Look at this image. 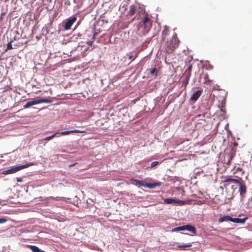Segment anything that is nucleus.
Listing matches in <instances>:
<instances>
[{
	"instance_id": "nucleus-1",
	"label": "nucleus",
	"mask_w": 252,
	"mask_h": 252,
	"mask_svg": "<svg viewBox=\"0 0 252 252\" xmlns=\"http://www.w3.org/2000/svg\"><path fill=\"white\" fill-rule=\"evenodd\" d=\"M179 42L177 34L175 33L171 38L166 41L163 47L164 51L167 54L172 53L179 46Z\"/></svg>"
},
{
	"instance_id": "nucleus-2",
	"label": "nucleus",
	"mask_w": 252,
	"mask_h": 252,
	"mask_svg": "<svg viewBox=\"0 0 252 252\" xmlns=\"http://www.w3.org/2000/svg\"><path fill=\"white\" fill-rule=\"evenodd\" d=\"M152 24V22L151 21L150 18L147 15H145L143 19H142V25H141L139 28V30L141 28L143 29V30L142 32L143 35H145L149 32L151 28Z\"/></svg>"
},
{
	"instance_id": "nucleus-3",
	"label": "nucleus",
	"mask_w": 252,
	"mask_h": 252,
	"mask_svg": "<svg viewBox=\"0 0 252 252\" xmlns=\"http://www.w3.org/2000/svg\"><path fill=\"white\" fill-rule=\"evenodd\" d=\"M33 165L32 163H30L25 165H22L18 166L11 167L10 169L4 170L2 171V174L3 175H8L15 173L22 169L27 168L30 166Z\"/></svg>"
},
{
	"instance_id": "nucleus-4",
	"label": "nucleus",
	"mask_w": 252,
	"mask_h": 252,
	"mask_svg": "<svg viewBox=\"0 0 252 252\" xmlns=\"http://www.w3.org/2000/svg\"><path fill=\"white\" fill-rule=\"evenodd\" d=\"M134 182L136 185L139 186H142L144 187H146L149 189H154L157 186H160L161 185V182H157L154 183H146L145 181L143 180H138L136 179H134L133 180Z\"/></svg>"
},
{
	"instance_id": "nucleus-5",
	"label": "nucleus",
	"mask_w": 252,
	"mask_h": 252,
	"mask_svg": "<svg viewBox=\"0 0 252 252\" xmlns=\"http://www.w3.org/2000/svg\"><path fill=\"white\" fill-rule=\"evenodd\" d=\"M97 34V32L93 31H86L84 34L86 42L89 45L91 46L92 43L95 40V35Z\"/></svg>"
},
{
	"instance_id": "nucleus-6",
	"label": "nucleus",
	"mask_w": 252,
	"mask_h": 252,
	"mask_svg": "<svg viewBox=\"0 0 252 252\" xmlns=\"http://www.w3.org/2000/svg\"><path fill=\"white\" fill-rule=\"evenodd\" d=\"M52 100L48 98H42L39 100H34L32 101H28L25 105H24L23 107L24 109H26L32 106L33 105H36L42 103H51Z\"/></svg>"
},
{
	"instance_id": "nucleus-7",
	"label": "nucleus",
	"mask_w": 252,
	"mask_h": 252,
	"mask_svg": "<svg viewBox=\"0 0 252 252\" xmlns=\"http://www.w3.org/2000/svg\"><path fill=\"white\" fill-rule=\"evenodd\" d=\"M188 230L189 232H192L193 234H195L196 232V230L195 228L191 225L188 224L183 226H178L175 228H174L172 229V232H176L178 231H185Z\"/></svg>"
},
{
	"instance_id": "nucleus-8",
	"label": "nucleus",
	"mask_w": 252,
	"mask_h": 252,
	"mask_svg": "<svg viewBox=\"0 0 252 252\" xmlns=\"http://www.w3.org/2000/svg\"><path fill=\"white\" fill-rule=\"evenodd\" d=\"M239 185V192L240 193V195L243 197H244L245 194L247 192V187L245 185V182L244 180H242V178H240V180H239V182L237 183Z\"/></svg>"
},
{
	"instance_id": "nucleus-9",
	"label": "nucleus",
	"mask_w": 252,
	"mask_h": 252,
	"mask_svg": "<svg viewBox=\"0 0 252 252\" xmlns=\"http://www.w3.org/2000/svg\"><path fill=\"white\" fill-rule=\"evenodd\" d=\"M164 203L167 204H177L179 205H183L186 204V202L179 199H175L173 198H166L163 200Z\"/></svg>"
},
{
	"instance_id": "nucleus-10",
	"label": "nucleus",
	"mask_w": 252,
	"mask_h": 252,
	"mask_svg": "<svg viewBox=\"0 0 252 252\" xmlns=\"http://www.w3.org/2000/svg\"><path fill=\"white\" fill-rule=\"evenodd\" d=\"M77 18L76 17L73 16L69 19L65 23L64 26V29L65 30H68L70 29L71 26L73 23L76 21Z\"/></svg>"
},
{
	"instance_id": "nucleus-11",
	"label": "nucleus",
	"mask_w": 252,
	"mask_h": 252,
	"mask_svg": "<svg viewBox=\"0 0 252 252\" xmlns=\"http://www.w3.org/2000/svg\"><path fill=\"white\" fill-rule=\"evenodd\" d=\"M86 131L84 130H78V129H74V130H68V131H62L61 132H59V134H58L57 136L60 135H68L70 133H86Z\"/></svg>"
},
{
	"instance_id": "nucleus-12",
	"label": "nucleus",
	"mask_w": 252,
	"mask_h": 252,
	"mask_svg": "<svg viewBox=\"0 0 252 252\" xmlns=\"http://www.w3.org/2000/svg\"><path fill=\"white\" fill-rule=\"evenodd\" d=\"M202 92V90L196 91L191 95V96L190 97V100L191 101H196L198 99V98L199 97V96H200Z\"/></svg>"
},
{
	"instance_id": "nucleus-13",
	"label": "nucleus",
	"mask_w": 252,
	"mask_h": 252,
	"mask_svg": "<svg viewBox=\"0 0 252 252\" xmlns=\"http://www.w3.org/2000/svg\"><path fill=\"white\" fill-rule=\"evenodd\" d=\"M169 32L170 31L168 27L166 26H164L161 33V39L162 41L165 39L166 36L169 34Z\"/></svg>"
},
{
	"instance_id": "nucleus-14",
	"label": "nucleus",
	"mask_w": 252,
	"mask_h": 252,
	"mask_svg": "<svg viewBox=\"0 0 252 252\" xmlns=\"http://www.w3.org/2000/svg\"><path fill=\"white\" fill-rule=\"evenodd\" d=\"M248 219L247 217L243 219L232 218L231 221L237 223H244Z\"/></svg>"
},
{
	"instance_id": "nucleus-15",
	"label": "nucleus",
	"mask_w": 252,
	"mask_h": 252,
	"mask_svg": "<svg viewBox=\"0 0 252 252\" xmlns=\"http://www.w3.org/2000/svg\"><path fill=\"white\" fill-rule=\"evenodd\" d=\"M239 180L232 178L230 177H226L224 178L223 182L224 183H234L237 184L239 182Z\"/></svg>"
},
{
	"instance_id": "nucleus-16",
	"label": "nucleus",
	"mask_w": 252,
	"mask_h": 252,
	"mask_svg": "<svg viewBox=\"0 0 252 252\" xmlns=\"http://www.w3.org/2000/svg\"><path fill=\"white\" fill-rule=\"evenodd\" d=\"M136 8V6L135 5H130L129 6V11L127 13V15L129 16H133L135 13Z\"/></svg>"
},
{
	"instance_id": "nucleus-17",
	"label": "nucleus",
	"mask_w": 252,
	"mask_h": 252,
	"mask_svg": "<svg viewBox=\"0 0 252 252\" xmlns=\"http://www.w3.org/2000/svg\"><path fill=\"white\" fill-rule=\"evenodd\" d=\"M192 246V243H189L187 244L178 245L176 250H186L187 248H189Z\"/></svg>"
},
{
	"instance_id": "nucleus-18",
	"label": "nucleus",
	"mask_w": 252,
	"mask_h": 252,
	"mask_svg": "<svg viewBox=\"0 0 252 252\" xmlns=\"http://www.w3.org/2000/svg\"><path fill=\"white\" fill-rule=\"evenodd\" d=\"M231 220H232V217H231L230 216H225L220 217L219 219V221L220 222H222L223 221H231Z\"/></svg>"
},
{
	"instance_id": "nucleus-19",
	"label": "nucleus",
	"mask_w": 252,
	"mask_h": 252,
	"mask_svg": "<svg viewBox=\"0 0 252 252\" xmlns=\"http://www.w3.org/2000/svg\"><path fill=\"white\" fill-rule=\"evenodd\" d=\"M28 247L32 251V252H45L44 251L40 250L35 246H28Z\"/></svg>"
},
{
	"instance_id": "nucleus-20",
	"label": "nucleus",
	"mask_w": 252,
	"mask_h": 252,
	"mask_svg": "<svg viewBox=\"0 0 252 252\" xmlns=\"http://www.w3.org/2000/svg\"><path fill=\"white\" fill-rule=\"evenodd\" d=\"M190 73H189L187 75V76L186 77L185 79L184 80V81H183V83H182V86L184 87L185 88L186 87V86H187L188 83H189V78H190Z\"/></svg>"
},
{
	"instance_id": "nucleus-21",
	"label": "nucleus",
	"mask_w": 252,
	"mask_h": 252,
	"mask_svg": "<svg viewBox=\"0 0 252 252\" xmlns=\"http://www.w3.org/2000/svg\"><path fill=\"white\" fill-rule=\"evenodd\" d=\"M58 134H59V132H56L54 134H53V135L50 136H48V137H46L44 140H51L52 139H53L54 137H56V136H58L57 135Z\"/></svg>"
},
{
	"instance_id": "nucleus-22",
	"label": "nucleus",
	"mask_w": 252,
	"mask_h": 252,
	"mask_svg": "<svg viewBox=\"0 0 252 252\" xmlns=\"http://www.w3.org/2000/svg\"><path fill=\"white\" fill-rule=\"evenodd\" d=\"M13 42V40H11L7 44V47L6 49L5 50V51H7L8 50L12 49H13V47H12V43Z\"/></svg>"
},
{
	"instance_id": "nucleus-23",
	"label": "nucleus",
	"mask_w": 252,
	"mask_h": 252,
	"mask_svg": "<svg viewBox=\"0 0 252 252\" xmlns=\"http://www.w3.org/2000/svg\"><path fill=\"white\" fill-rule=\"evenodd\" d=\"M97 24L98 25H100L102 27V28L104 29V20L102 18L98 20Z\"/></svg>"
},
{
	"instance_id": "nucleus-24",
	"label": "nucleus",
	"mask_w": 252,
	"mask_h": 252,
	"mask_svg": "<svg viewBox=\"0 0 252 252\" xmlns=\"http://www.w3.org/2000/svg\"><path fill=\"white\" fill-rule=\"evenodd\" d=\"M201 77H204V78L205 80H207L209 78V76L207 74H202L200 76V78H201Z\"/></svg>"
},
{
	"instance_id": "nucleus-25",
	"label": "nucleus",
	"mask_w": 252,
	"mask_h": 252,
	"mask_svg": "<svg viewBox=\"0 0 252 252\" xmlns=\"http://www.w3.org/2000/svg\"><path fill=\"white\" fill-rule=\"evenodd\" d=\"M158 164H159L158 161L152 162L151 163V167H154L157 166V165H158Z\"/></svg>"
},
{
	"instance_id": "nucleus-26",
	"label": "nucleus",
	"mask_w": 252,
	"mask_h": 252,
	"mask_svg": "<svg viewBox=\"0 0 252 252\" xmlns=\"http://www.w3.org/2000/svg\"><path fill=\"white\" fill-rule=\"evenodd\" d=\"M157 69L155 68L154 69H153L151 72H150V73L152 75H156L157 74Z\"/></svg>"
},
{
	"instance_id": "nucleus-27",
	"label": "nucleus",
	"mask_w": 252,
	"mask_h": 252,
	"mask_svg": "<svg viewBox=\"0 0 252 252\" xmlns=\"http://www.w3.org/2000/svg\"><path fill=\"white\" fill-rule=\"evenodd\" d=\"M7 220L3 218H0V223H3L5 222Z\"/></svg>"
},
{
	"instance_id": "nucleus-28",
	"label": "nucleus",
	"mask_w": 252,
	"mask_h": 252,
	"mask_svg": "<svg viewBox=\"0 0 252 252\" xmlns=\"http://www.w3.org/2000/svg\"><path fill=\"white\" fill-rule=\"evenodd\" d=\"M232 158H233V156L232 155H230V157H229V159L228 161V163H227L228 164H230V163L231 162V160H232Z\"/></svg>"
},
{
	"instance_id": "nucleus-29",
	"label": "nucleus",
	"mask_w": 252,
	"mask_h": 252,
	"mask_svg": "<svg viewBox=\"0 0 252 252\" xmlns=\"http://www.w3.org/2000/svg\"><path fill=\"white\" fill-rule=\"evenodd\" d=\"M243 171V169L239 167L237 168L236 169V171Z\"/></svg>"
},
{
	"instance_id": "nucleus-30",
	"label": "nucleus",
	"mask_w": 252,
	"mask_h": 252,
	"mask_svg": "<svg viewBox=\"0 0 252 252\" xmlns=\"http://www.w3.org/2000/svg\"><path fill=\"white\" fill-rule=\"evenodd\" d=\"M17 181L18 182H23V180L22 179H20V178H17Z\"/></svg>"
},
{
	"instance_id": "nucleus-31",
	"label": "nucleus",
	"mask_w": 252,
	"mask_h": 252,
	"mask_svg": "<svg viewBox=\"0 0 252 252\" xmlns=\"http://www.w3.org/2000/svg\"><path fill=\"white\" fill-rule=\"evenodd\" d=\"M76 164H77V162H76V163H72V164H70V165H69V166L70 167H73V166H74L75 165H76Z\"/></svg>"
},
{
	"instance_id": "nucleus-32",
	"label": "nucleus",
	"mask_w": 252,
	"mask_h": 252,
	"mask_svg": "<svg viewBox=\"0 0 252 252\" xmlns=\"http://www.w3.org/2000/svg\"><path fill=\"white\" fill-rule=\"evenodd\" d=\"M133 59V56H130L128 57L129 60H132Z\"/></svg>"
},
{
	"instance_id": "nucleus-33",
	"label": "nucleus",
	"mask_w": 252,
	"mask_h": 252,
	"mask_svg": "<svg viewBox=\"0 0 252 252\" xmlns=\"http://www.w3.org/2000/svg\"><path fill=\"white\" fill-rule=\"evenodd\" d=\"M110 41V37H108L107 42L109 43Z\"/></svg>"
},
{
	"instance_id": "nucleus-34",
	"label": "nucleus",
	"mask_w": 252,
	"mask_h": 252,
	"mask_svg": "<svg viewBox=\"0 0 252 252\" xmlns=\"http://www.w3.org/2000/svg\"><path fill=\"white\" fill-rule=\"evenodd\" d=\"M142 252H148L146 250H143Z\"/></svg>"
},
{
	"instance_id": "nucleus-35",
	"label": "nucleus",
	"mask_w": 252,
	"mask_h": 252,
	"mask_svg": "<svg viewBox=\"0 0 252 252\" xmlns=\"http://www.w3.org/2000/svg\"><path fill=\"white\" fill-rule=\"evenodd\" d=\"M189 69H191V66H190L189 67Z\"/></svg>"
},
{
	"instance_id": "nucleus-36",
	"label": "nucleus",
	"mask_w": 252,
	"mask_h": 252,
	"mask_svg": "<svg viewBox=\"0 0 252 252\" xmlns=\"http://www.w3.org/2000/svg\"><path fill=\"white\" fill-rule=\"evenodd\" d=\"M221 111H223V109H222V108L221 109Z\"/></svg>"
}]
</instances>
